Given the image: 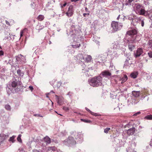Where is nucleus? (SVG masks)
<instances>
[{
	"label": "nucleus",
	"instance_id": "f257e3e1",
	"mask_svg": "<svg viewBox=\"0 0 152 152\" xmlns=\"http://www.w3.org/2000/svg\"><path fill=\"white\" fill-rule=\"evenodd\" d=\"M70 34L73 38L74 44L72 46L73 48H79L80 44V32L79 26L78 25H72L71 26L70 30Z\"/></svg>",
	"mask_w": 152,
	"mask_h": 152
},
{
	"label": "nucleus",
	"instance_id": "f03ea898",
	"mask_svg": "<svg viewBox=\"0 0 152 152\" xmlns=\"http://www.w3.org/2000/svg\"><path fill=\"white\" fill-rule=\"evenodd\" d=\"M102 78L100 76H95L88 80L89 84L94 87H97L102 84Z\"/></svg>",
	"mask_w": 152,
	"mask_h": 152
},
{
	"label": "nucleus",
	"instance_id": "7ed1b4c3",
	"mask_svg": "<svg viewBox=\"0 0 152 152\" xmlns=\"http://www.w3.org/2000/svg\"><path fill=\"white\" fill-rule=\"evenodd\" d=\"M22 84V83L20 81L18 82L16 80L13 81L11 83V86L10 85H8L6 88V89L7 94L9 95H10L12 92L13 89L12 88H15L17 87V88L20 87V86Z\"/></svg>",
	"mask_w": 152,
	"mask_h": 152
},
{
	"label": "nucleus",
	"instance_id": "20e7f679",
	"mask_svg": "<svg viewBox=\"0 0 152 152\" xmlns=\"http://www.w3.org/2000/svg\"><path fill=\"white\" fill-rule=\"evenodd\" d=\"M134 9L136 13L140 15H143L145 13L144 7L141 5L139 3L135 4Z\"/></svg>",
	"mask_w": 152,
	"mask_h": 152
},
{
	"label": "nucleus",
	"instance_id": "39448f33",
	"mask_svg": "<svg viewBox=\"0 0 152 152\" xmlns=\"http://www.w3.org/2000/svg\"><path fill=\"white\" fill-rule=\"evenodd\" d=\"M112 30V33H114L120 29L122 27L123 25L122 23L115 21H112L111 24Z\"/></svg>",
	"mask_w": 152,
	"mask_h": 152
},
{
	"label": "nucleus",
	"instance_id": "423d86ee",
	"mask_svg": "<svg viewBox=\"0 0 152 152\" xmlns=\"http://www.w3.org/2000/svg\"><path fill=\"white\" fill-rule=\"evenodd\" d=\"M15 58L16 61L18 62L17 64L20 63L23 64L26 62L25 57L21 54L16 56Z\"/></svg>",
	"mask_w": 152,
	"mask_h": 152
},
{
	"label": "nucleus",
	"instance_id": "0eeeda50",
	"mask_svg": "<svg viewBox=\"0 0 152 152\" xmlns=\"http://www.w3.org/2000/svg\"><path fill=\"white\" fill-rule=\"evenodd\" d=\"M124 41L126 43L128 44L129 50L131 51H132L135 46L133 44V42H134V40H129L128 39H126Z\"/></svg>",
	"mask_w": 152,
	"mask_h": 152
},
{
	"label": "nucleus",
	"instance_id": "6e6552de",
	"mask_svg": "<svg viewBox=\"0 0 152 152\" xmlns=\"http://www.w3.org/2000/svg\"><path fill=\"white\" fill-rule=\"evenodd\" d=\"M136 145V143H130L126 149V152H137L134 149Z\"/></svg>",
	"mask_w": 152,
	"mask_h": 152
},
{
	"label": "nucleus",
	"instance_id": "1a4fd4ad",
	"mask_svg": "<svg viewBox=\"0 0 152 152\" xmlns=\"http://www.w3.org/2000/svg\"><path fill=\"white\" fill-rule=\"evenodd\" d=\"M143 53V49L142 48H139L137 49L136 51L134 53V56L136 58H137L142 54Z\"/></svg>",
	"mask_w": 152,
	"mask_h": 152
},
{
	"label": "nucleus",
	"instance_id": "9d476101",
	"mask_svg": "<svg viewBox=\"0 0 152 152\" xmlns=\"http://www.w3.org/2000/svg\"><path fill=\"white\" fill-rule=\"evenodd\" d=\"M85 54H83L82 53H79L76 56V58L77 61H80L82 62H84L85 60Z\"/></svg>",
	"mask_w": 152,
	"mask_h": 152
},
{
	"label": "nucleus",
	"instance_id": "9b49d317",
	"mask_svg": "<svg viewBox=\"0 0 152 152\" xmlns=\"http://www.w3.org/2000/svg\"><path fill=\"white\" fill-rule=\"evenodd\" d=\"M74 12V10L73 6L70 5L68 9V11L66 13L67 16L68 17H70L72 16Z\"/></svg>",
	"mask_w": 152,
	"mask_h": 152
},
{
	"label": "nucleus",
	"instance_id": "f8f14e48",
	"mask_svg": "<svg viewBox=\"0 0 152 152\" xmlns=\"http://www.w3.org/2000/svg\"><path fill=\"white\" fill-rule=\"evenodd\" d=\"M9 137V135L5 134L3 133L0 134V141L1 142L4 141L6 140Z\"/></svg>",
	"mask_w": 152,
	"mask_h": 152
},
{
	"label": "nucleus",
	"instance_id": "ddd939ff",
	"mask_svg": "<svg viewBox=\"0 0 152 152\" xmlns=\"http://www.w3.org/2000/svg\"><path fill=\"white\" fill-rule=\"evenodd\" d=\"M137 33V30L136 29H134L127 31L126 34L129 36L136 34Z\"/></svg>",
	"mask_w": 152,
	"mask_h": 152
},
{
	"label": "nucleus",
	"instance_id": "4468645a",
	"mask_svg": "<svg viewBox=\"0 0 152 152\" xmlns=\"http://www.w3.org/2000/svg\"><path fill=\"white\" fill-rule=\"evenodd\" d=\"M56 100L58 103L59 105H61L63 102L64 98L62 97H59L57 95H56Z\"/></svg>",
	"mask_w": 152,
	"mask_h": 152
},
{
	"label": "nucleus",
	"instance_id": "2eb2a0df",
	"mask_svg": "<svg viewBox=\"0 0 152 152\" xmlns=\"http://www.w3.org/2000/svg\"><path fill=\"white\" fill-rule=\"evenodd\" d=\"M135 131V129L134 127H132L127 130V134L129 135H132L134 133Z\"/></svg>",
	"mask_w": 152,
	"mask_h": 152
},
{
	"label": "nucleus",
	"instance_id": "dca6fc26",
	"mask_svg": "<svg viewBox=\"0 0 152 152\" xmlns=\"http://www.w3.org/2000/svg\"><path fill=\"white\" fill-rule=\"evenodd\" d=\"M101 75L103 77H107L108 76H110L111 74L109 71L105 70L102 72Z\"/></svg>",
	"mask_w": 152,
	"mask_h": 152
},
{
	"label": "nucleus",
	"instance_id": "f3484780",
	"mask_svg": "<svg viewBox=\"0 0 152 152\" xmlns=\"http://www.w3.org/2000/svg\"><path fill=\"white\" fill-rule=\"evenodd\" d=\"M43 141V140H41ZM43 141L45 142H50L51 139L48 136H46L43 138Z\"/></svg>",
	"mask_w": 152,
	"mask_h": 152
},
{
	"label": "nucleus",
	"instance_id": "a211bd4d",
	"mask_svg": "<svg viewBox=\"0 0 152 152\" xmlns=\"http://www.w3.org/2000/svg\"><path fill=\"white\" fill-rule=\"evenodd\" d=\"M92 59L91 56L90 55H87V56L85 57V61L86 62H88L91 61Z\"/></svg>",
	"mask_w": 152,
	"mask_h": 152
},
{
	"label": "nucleus",
	"instance_id": "6ab92c4d",
	"mask_svg": "<svg viewBox=\"0 0 152 152\" xmlns=\"http://www.w3.org/2000/svg\"><path fill=\"white\" fill-rule=\"evenodd\" d=\"M76 143H66L65 145L69 147L74 148L76 147Z\"/></svg>",
	"mask_w": 152,
	"mask_h": 152
},
{
	"label": "nucleus",
	"instance_id": "aec40b11",
	"mask_svg": "<svg viewBox=\"0 0 152 152\" xmlns=\"http://www.w3.org/2000/svg\"><path fill=\"white\" fill-rule=\"evenodd\" d=\"M132 94L134 97H138L140 95V92L139 91H132Z\"/></svg>",
	"mask_w": 152,
	"mask_h": 152
},
{
	"label": "nucleus",
	"instance_id": "412c9836",
	"mask_svg": "<svg viewBox=\"0 0 152 152\" xmlns=\"http://www.w3.org/2000/svg\"><path fill=\"white\" fill-rule=\"evenodd\" d=\"M17 72L19 75L21 77H23V76L24 73V72L21 71L20 69H18L17 70Z\"/></svg>",
	"mask_w": 152,
	"mask_h": 152
},
{
	"label": "nucleus",
	"instance_id": "4be33fe9",
	"mask_svg": "<svg viewBox=\"0 0 152 152\" xmlns=\"http://www.w3.org/2000/svg\"><path fill=\"white\" fill-rule=\"evenodd\" d=\"M74 141V138L71 136H69L67 139L66 142H73Z\"/></svg>",
	"mask_w": 152,
	"mask_h": 152
},
{
	"label": "nucleus",
	"instance_id": "5701e85b",
	"mask_svg": "<svg viewBox=\"0 0 152 152\" xmlns=\"http://www.w3.org/2000/svg\"><path fill=\"white\" fill-rule=\"evenodd\" d=\"M128 77L126 75H124V77L122 78L121 79V83H123L125 82L127 80Z\"/></svg>",
	"mask_w": 152,
	"mask_h": 152
},
{
	"label": "nucleus",
	"instance_id": "b1692460",
	"mask_svg": "<svg viewBox=\"0 0 152 152\" xmlns=\"http://www.w3.org/2000/svg\"><path fill=\"white\" fill-rule=\"evenodd\" d=\"M44 28V26H41L39 25H37L36 27V28L37 30L38 31V32H39V31Z\"/></svg>",
	"mask_w": 152,
	"mask_h": 152
},
{
	"label": "nucleus",
	"instance_id": "393cba45",
	"mask_svg": "<svg viewBox=\"0 0 152 152\" xmlns=\"http://www.w3.org/2000/svg\"><path fill=\"white\" fill-rule=\"evenodd\" d=\"M16 137V136L15 135H13L12 137H10V139H9V142H14L15 141V138Z\"/></svg>",
	"mask_w": 152,
	"mask_h": 152
},
{
	"label": "nucleus",
	"instance_id": "a878e982",
	"mask_svg": "<svg viewBox=\"0 0 152 152\" xmlns=\"http://www.w3.org/2000/svg\"><path fill=\"white\" fill-rule=\"evenodd\" d=\"M137 72H134L132 73L130 76L132 77L133 78H135L137 77Z\"/></svg>",
	"mask_w": 152,
	"mask_h": 152
},
{
	"label": "nucleus",
	"instance_id": "bb28decb",
	"mask_svg": "<svg viewBox=\"0 0 152 152\" xmlns=\"http://www.w3.org/2000/svg\"><path fill=\"white\" fill-rule=\"evenodd\" d=\"M57 149V148L55 146H51V147H49L48 148V151L50 150H52V151H56V150Z\"/></svg>",
	"mask_w": 152,
	"mask_h": 152
},
{
	"label": "nucleus",
	"instance_id": "cd10ccee",
	"mask_svg": "<svg viewBox=\"0 0 152 152\" xmlns=\"http://www.w3.org/2000/svg\"><path fill=\"white\" fill-rule=\"evenodd\" d=\"M44 18V16L42 15H39L37 18V19L39 20L42 21Z\"/></svg>",
	"mask_w": 152,
	"mask_h": 152
},
{
	"label": "nucleus",
	"instance_id": "c85d7f7f",
	"mask_svg": "<svg viewBox=\"0 0 152 152\" xmlns=\"http://www.w3.org/2000/svg\"><path fill=\"white\" fill-rule=\"evenodd\" d=\"M147 44L149 47L151 48L152 50V40H149Z\"/></svg>",
	"mask_w": 152,
	"mask_h": 152
},
{
	"label": "nucleus",
	"instance_id": "c756f323",
	"mask_svg": "<svg viewBox=\"0 0 152 152\" xmlns=\"http://www.w3.org/2000/svg\"><path fill=\"white\" fill-rule=\"evenodd\" d=\"M5 108L6 110L8 111L10 110L11 109V107L8 104H7L5 105Z\"/></svg>",
	"mask_w": 152,
	"mask_h": 152
},
{
	"label": "nucleus",
	"instance_id": "7c9ffc66",
	"mask_svg": "<svg viewBox=\"0 0 152 152\" xmlns=\"http://www.w3.org/2000/svg\"><path fill=\"white\" fill-rule=\"evenodd\" d=\"M145 118L147 120H152V115H147L145 117Z\"/></svg>",
	"mask_w": 152,
	"mask_h": 152
},
{
	"label": "nucleus",
	"instance_id": "2f4dec72",
	"mask_svg": "<svg viewBox=\"0 0 152 152\" xmlns=\"http://www.w3.org/2000/svg\"><path fill=\"white\" fill-rule=\"evenodd\" d=\"M42 149L41 150V151L43 152H46L47 151V148L45 146H42Z\"/></svg>",
	"mask_w": 152,
	"mask_h": 152
},
{
	"label": "nucleus",
	"instance_id": "473e14b6",
	"mask_svg": "<svg viewBox=\"0 0 152 152\" xmlns=\"http://www.w3.org/2000/svg\"><path fill=\"white\" fill-rule=\"evenodd\" d=\"M91 114L95 116H100L101 115L100 114L94 113L93 112H91Z\"/></svg>",
	"mask_w": 152,
	"mask_h": 152
},
{
	"label": "nucleus",
	"instance_id": "72a5a7b5",
	"mask_svg": "<svg viewBox=\"0 0 152 152\" xmlns=\"http://www.w3.org/2000/svg\"><path fill=\"white\" fill-rule=\"evenodd\" d=\"M21 135L20 134L18 135V137H17V140L19 142H22V140L21 138Z\"/></svg>",
	"mask_w": 152,
	"mask_h": 152
},
{
	"label": "nucleus",
	"instance_id": "f704fd0d",
	"mask_svg": "<svg viewBox=\"0 0 152 152\" xmlns=\"http://www.w3.org/2000/svg\"><path fill=\"white\" fill-rule=\"evenodd\" d=\"M110 128H106L104 129V132L106 133H107L110 130Z\"/></svg>",
	"mask_w": 152,
	"mask_h": 152
},
{
	"label": "nucleus",
	"instance_id": "c9c22d12",
	"mask_svg": "<svg viewBox=\"0 0 152 152\" xmlns=\"http://www.w3.org/2000/svg\"><path fill=\"white\" fill-rule=\"evenodd\" d=\"M53 17L55 18L57 20H58L60 19V17H59L58 15L57 14H54L53 15Z\"/></svg>",
	"mask_w": 152,
	"mask_h": 152
},
{
	"label": "nucleus",
	"instance_id": "e433bc0d",
	"mask_svg": "<svg viewBox=\"0 0 152 152\" xmlns=\"http://www.w3.org/2000/svg\"><path fill=\"white\" fill-rule=\"evenodd\" d=\"M146 148L147 149H148L149 148L150 149L152 148V143H150L149 144V146H147L146 147Z\"/></svg>",
	"mask_w": 152,
	"mask_h": 152
},
{
	"label": "nucleus",
	"instance_id": "4c0bfd02",
	"mask_svg": "<svg viewBox=\"0 0 152 152\" xmlns=\"http://www.w3.org/2000/svg\"><path fill=\"white\" fill-rule=\"evenodd\" d=\"M148 54L149 57L151 58H152V52H149L148 53Z\"/></svg>",
	"mask_w": 152,
	"mask_h": 152
},
{
	"label": "nucleus",
	"instance_id": "58836bf2",
	"mask_svg": "<svg viewBox=\"0 0 152 152\" xmlns=\"http://www.w3.org/2000/svg\"><path fill=\"white\" fill-rule=\"evenodd\" d=\"M80 120L81 121L85 122H86V123H88L90 122V121H89L87 120H86L84 119H81Z\"/></svg>",
	"mask_w": 152,
	"mask_h": 152
},
{
	"label": "nucleus",
	"instance_id": "ea45409f",
	"mask_svg": "<svg viewBox=\"0 0 152 152\" xmlns=\"http://www.w3.org/2000/svg\"><path fill=\"white\" fill-rule=\"evenodd\" d=\"M66 2H65L64 4H63L61 3L60 4L61 7V8H63L64 7H65L66 6Z\"/></svg>",
	"mask_w": 152,
	"mask_h": 152
},
{
	"label": "nucleus",
	"instance_id": "a19ab883",
	"mask_svg": "<svg viewBox=\"0 0 152 152\" xmlns=\"http://www.w3.org/2000/svg\"><path fill=\"white\" fill-rule=\"evenodd\" d=\"M140 23H141V26L143 27L144 26V22L143 20H140Z\"/></svg>",
	"mask_w": 152,
	"mask_h": 152
},
{
	"label": "nucleus",
	"instance_id": "79ce46f5",
	"mask_svg": "<svg viewBox=\"0 0 152 152\" xmlns=\"http://www.w3.org/2000/svg\"><path fill=\"white\" fill-rule=\"evenodd\" d=\"M64 14V12L62 11L61 13L60 14L58 15V16H59V17H61V16H63Z\"/></svg>",
	"mask_w": 152,
	"mask_h": 152
},
{
	"label": "nucleus",
	"instance_id": "37998d69",
	"mask_svg": "<svg viewBox=\"0 0 152 152\" xmlns=\"http://www.w3.org/2000/svg\"><path fill=\"white\" fill-rule=\"evenodd\" d=\"M90 13H84L83 14V16L84 17H86V16H88L89 15Z\"/></svg>",
	"mask_w": 152,
	"mask_h": 152
},
{
	"label": "nucleus",
	"instance_id": "c03bdc74",
	"mask_svg": "<svg viewBox=\"0 0 152 152\" xmlns=\"http://www.w3.org/2000/svg\"><path fill=\"white\" fill-rule=\"evenodd\" d=\"M140 113H141L140 112H137V113H135L134 114L133 116H137V115L140 114Z\"/></svg>",
	"mask_w": 152,
	"mask_h": 152
},
{
	"label": "nucleus",
	"instance_id": "a18cd8bd",
	"mask_svg": "<svg viewBox=\"0 0 152 152\" xmlns=\"http://www.w3.org/2000/svg\"><path fill=\"white\" fill-rule=\"evenodd\" d=\"M133 16L132 15H129L128 17V19L129 20H132L133 19L132 18Z\"/></svg>",
	"mask_w": 152,
	"mask_h": 152
},
{
	"label": "nucleus",
	"instance_id": "49530a36",
	"mask_svg": "<svg viewBox=\"0 0 152 152\" xmlns=\"http://www.w3.org/2000/svg\"><path fill=\"white\" fill-rule=\"evenodd\" d=\"M34 116H37V117H43V116H42L40 114H34Z\"/></svg>",
	"mask_w": 152,
	"mask_h": 152
},
{
	"label": "nucleus",
	"instance_id": "de8ad7c7",
	"mask_svg": "<svg viewBox=\"0 0 152 152\" xmlns=\"http://www.w3.org/2000/svg\"><path fill=\"white\" fill-rule=\"evenodd\" d=\"M61 82H58L57 83V87H59L60 86H61Z\"/></svg>",
	"mask_w": 152,
	"mask_h": 152
},
{
	"label": "nucleus",
	"instance_id": "09e8293b",
	"mask_svg": "<svg viewBox=\"0 0 152 152\" xmlns=\"http://www.w3.org/2000/svg\"><path fill=\"white\" fill-rule=\"evenodd\" d=\"M29 88L31 90V91H33V89H34V88H33V86H29Z\"/></svg>",
	"mask_w": 152,
	"mask_h": 152
},
{
	"label": "nucleus",
	"instance_id": "8fccbe9b",
	"mask_svg": "<svg viewBox=\"0 0 152 152\" xmlns=\"http://www.w3.org/2000/svg\"><path fill=\"white\" fill-rule=\"evenodd\" d=\"M85 109H86V110L87 111H88L90 113H91V112H92L90 110H89L88 108H87V107H86L85 108Z\"/></svg>",
	"mask_w": 152,
	"mask_h": 152
},
{
	"label": "nucleus",
	"instance_id": "3c124183",
	"mask_svg": "<svg viewBox=\"0 0 152 152\" xmlns=\"http://www.w3.org/2000/svg\"><path fill=\"white\" fill-rule=\"evenodd\" d=\"M63 109L66 111H68L69 110L68 108L67 107H64Z\"/></svg>",
	"mask_w": 152,
	"mask_h": 152
},
{
	"label": "nucleus",
	"instance_id": "603ef678",
	"mask_svg": "<svg viewBox=\"0 0 152 152\" xmlns=\"http://www.w3.org/2000/svg\"><path fill=\"white\" fill-rule=\"evenodd\" d=\"M85 11L86 13H90V12L88 11V8H87V7H85Z\"/></svg>",
	"mask_w": 152,
	"mask_h": 152
},
{
	"label": "nucleus",
	"instance_id": "864d4df0",
	"mask_svg": "<svg viewBox=\"0 0 152 152\" xmlns=\"http://www.w3.org/2000/svg\"><path fill=\"white\" fill-rule=\"evenodd\" d=\"M72 93L70 92H69L67 94V95L69 96L70 97H71V96H72Z\"/></svg>",
	"mask_w": 152,
	"mask_h": 152
},
{
	"label": "nucleus",
	"instance_id": "5fc2aeb1",
	"mask_svg": "<svg viewBox=\"0 0 152 152\" xmlns=\"http://www.w3.org/2000/svg\"><path fill=\"white\" fill-rule=\"evenodd\" d=\"M87 67H86V69H83V72H88V70Z\"/></svg>",
	"mask_w": 152,
	"mask_h": 152
},
{
	"label": "nucleus",
	"instance_id": "6e6d98bb",
	"mask_svg": "<svg viewBox=\"0 0 152 152\" xmlns=\"http://www.w3.org/2000/svg\"><path fill=\"white\" fill-rule=\"evenodd\" d=\"M23 31H20V37H21L23 36Z\"/></svg>",
	"mask_w": 152,
	"mask_h": 152
},
{
	"label": "nucleus",
	"instance_id": "4d7b16f0",
	"mask_svg": "<svg viewBox=\"0 0 152 152\" xmlns=\"http://www.w3.org/2000/svg\"><path fill=\"white\" fill-rule=\"evenodd\" d=\"M4 55V53L2 51H0V56H3Z\"/></svg>",
	"mask_w": 152,
	"mask_h": 152
},
{
	"label": "nucleus",
	"instance_id": "13d9d810",
	"mask_svg": "<svg viewBox=\"0 0 152 152\" xmlns=\"http://www.w3.org/2000/svg\"><path fill=\"white\" fill-rule=\"evenodd\" d=\"M37 138H38L37 139V140H36V141H34V142H39L40 141L39 140L40 138V137H38Z\"/></svg>",
	"mask_w": 152,
	"mask_h": 152
},
{
	"label": "nucleus",
	"instance_id": "bf43d9fd",
	"mask_svg": "<svg viewBox=\"0 0 152 152\" xmlns=\"http://www.w3.org/2000/svg\"><path fill=\"white\" fill-rule=\"evenodd\" d=\"M134 0H128V2L131 4V3Z\"/></svg>",
	"mask_w": 152,
	"mask_h": 152
},
{
	"label": "nucleus",
	"instance_id": "052dcab7",
	"mask_svg": "<svg viewBox=\"0 0 152 152\" xmlns=\"http://www.w3.org/2000/svg\"><path fill=\"white\" fill-rule=\"evenodd\" d=\"M27 30V29L26 28H25L23 30H21V31H23V33L24 32L26 31Z\"/></svg>",
	"mask_w": 152,
	"mask_h": 152
},
{
	"label": "nucleus",
	"instance_id": "680f3d73",
	"mask_svg": "<svg viewBox=\"0 0 152 152\" xmlns=\"http://www.w3.org/2000/svg\"><path fill=\"white\" fill-rule=\"evenodd\" d=\"M5 22H6V24L7 25H10V23L7 21V20H5Z\"/></svg>",
	"mask_w": 152,
	"mask_h": 152
},
{
	"label": "nucleus",
	"instance_id": "e2e57ef3",
	"mask_svg": "<svg viewBox=\"0 0 152 152\" xmlns=\"http://www.w3.org/2000/svg\"><path fill=\"white\" fill-rule=\"evenodd\" d=\"M56 152H63L62 151H61L60 149H57L56 150Z\"/></svg>",
	"mask_w": 152,
	"mask_h": 152
},
{
	"label": "nucleus",
	"instance_id": "0e129e2a",
	"mask_svg": "<svg viewBox=\"0 0 152 152\" xmlns=\"http://www.w3.org/2000/svg\"><path fill=\"white\" fill-rule=\"evenodd\" d=\"M151 11H150V10H149V11H148V15H151V14H150L151 12Z\"/></svg>",
	"mask_w": 152,
	"mask_h": 152
},
{
	"label": "nucleus",
	"instance_id": "69168bd1",
	"mask_svg": "<svg viewBox=\"0 0 152 152\" xmlns=\"http://www.w3.org/2000/svg\"><path fill=\"white\" fill-rule=\"evenodd\" d=\"M50 94V93H47L46 94V97L47 98H49V96H48V95Z\"/></svg>",
	"mask_w": 152,
	"mask_h": 152
},
{
	"label": "nucleus",
	"instance_id": "338daca9",
	"mask_svg": "<svg viewBox=\"0 0 152 152\" xmlns=\"http://www.w3.org/2000/svg\"><path fill=\"white\" fill-rule=\"evenodd\" d=\"M33 152H39L37 150H35L33 151Z\"/></svg>",
	"mask_w": 152,
	"mask_h": 152
},
{
	"label": "nucleus",
	"instance_id": "774afa93",
	"mask_svg": "<svg viewBox=\"0 0 152 152\" xmlns=\"http://www.w3.org/2000/svg\"><path fill=\"white\" fill-rule=\"evenodd\" d=\"M49 93H50H50H54V92L53 91H50Z\"/></svg>",
	"mask_w": 152,
	"mask_h": 152
}]
</instances>
